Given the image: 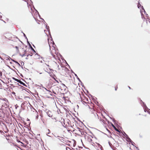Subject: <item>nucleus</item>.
<instances>
[{
    "label": "nucleus",
    "instance_id": "24",
    "mask_svg": "<svg viewBox=\"0 0 150 150\" xmlns=\"http://www.w3.org/2000/svg\"><path fill=\"white\" fill-rule=\"evenodd\" d=\"M48 116L50 117H52V115H50V114H49L48 115Z\"/></svg>",
    "mask_w": 150,
    "mask_h": 150
},
{
    "label": "nucleus",
    "instance_id": "28",
    "mask_svg": "<svg viewBox=\"0 0 150 150\" xmlns=\"http://www.w3.org/2000/svg\"><path fill=\"white\" fill-rule=\"evenodd\" d=\"M148 22H149V23L150 24V21H148Z\"/></svg>",
    "mask_w": 150,
    "mask_h": 150
},
{
    "label": "nucleus",
    "instance_id": "30",
    "mask_svg": "<svg viewBox=\"0 0 150 150\" xmlns=\"http://www.w3.org/2000/svg\"><path fill=\"white\" fill-rule=\"evenodd\" d=\"M33 17H34V18H35V20L36 21V18H35L34 16H33Z\"/></svg>",
    "mask_w": 150,
    "mask_h": 150
},
{
    "label": "nucleus",
    "instance_id": "26",
    "mask_svg": "<svg viewBox=\"0 0 150 150\" xmlns=\"http://www.w3.org/2000/svg\"><path fill=\"white\" fill-rule=\"evenodd\" d=\"M0 75L1 76L2 75V73L0 71Z\"/></svg>",
    "mask_w": 150,
    "mask_h": 150
},
{
    "label": "nucleus",
    "instance_id": "5",
    "mask_svg": "<svg viewBox=\"0 0 150 150\" xmlns=\"http://www.w3.org/2000/svg\"><path fill=\"white\" fill-rule=\"evenodd\" d=\"M84 136L85 139L86 141L90 143L93 146L95 145V144L92 142V139L93 138V137L90 136H88L86 134L84 135Z\"/></svg>",
    "mask_w": 150,
    "mask_h": 150
},
{
    "label": "nucleus",
    "instance_id": "33",
    "mask_svg": "<svg viewBox=\"0 0 150 150\" xmlns=\"http://www.w3.org/2000/svg\"><path fill=\"white\" fill-rule=\"evenodd\" d=\"M18 142H20V141H18Z\"/></svg>",
    "mask_w": 150,
    "mask_h": 150
},
{
    "label": "nucleus",
    "instance_id": "11",
    "mask_svg": "<svg viewBox=\"0 0 150 150\" xmlns=\"http://www.w3.org/2000/svg\"><path fill=\"white\" fill-rule=\"evenodd\" d=\"M52 46L53 47V49H52V50L51 51V53L52 54V55L54 57H55V55L54 54V52H55V47L53 46L52 45Z\"/></svg>",
    "mask_w": 150,
    "mask_h": 150
},
{
    "label": "nucleus",
    "instance_id": "2",
    "mask_svg": "<svg viewBox=\"0 0 150 150\" xmlns=\"http://www.w3.org/2000/svg\"><path fill=\"white\" fill-rule=\"evenodd\" d=\"M0 104L2 107L7 108L9 106V103L8 100L5 98H1L0 101Z\"/></svg>",
    "mask_w": 150,
    "mask_h": 150
},
{
    "label": "nucleus",
    "instance_id": "18",
    "mask_svg": "<svg viewBox=\"0 0 150 150\" xmlns=\"http://www.w3.org/2000/svg\"><path fill=\"white\" fill-rule=\"evenodd\" d=\"M31 49L33 51V52L35 53L36 52L35 50L33 49V48L31 46Z\"/></svg>",
    "mask_w": 150,
    "mask_h": 150
},
{
    "label": "nucleus",
    "instance_id": "25",
    "mask_svg": "<svg viewBox=\"0 0 150 150\" xmlns=\"http://www.w3.org/2000/svg\"><path fill=\"white\" fill-rule=\"evenodd\" d=\"M48 131H49V132H48V133H50V130H49V129H48Z\"/></svg>",
    "mask_w": 150,
    "mask_h": 150
},
{
    "label": "nucleus",
    "instance_id": "13",
    "mask_svg": "<svg viewBox=\"0 0 150 150\" xmlns=\"http://www.w3.org/2000/svg\"><path fill=\"white\" fill-rule=\"evenodd\" d=\"M16 80L17 81V82H18L21 84L23 85V86H25V83H23V82H22L21 81H20L18 79H16Z\"/></svg>",
    "mask_w": 150,
    "mask_h": 150
},
{
    "label": "nucleus",
    "instance_id": "31",
    "mask_svg": "<svg viewBox=\"0 0 150 150\" xmlns=\"http://www.w3.org/2000/svg\"><path fill=\"white\" fill-rule=\"evenodd\" d=\"M12 93H13V94H15V93H14V92H13Z\"/></svg>",
    "mask_w": 150,
    "mask_h": 150
},
{
    "label": "nucleus",
    "instance_id": "3",
    "mask_svg": "<svg viewBox=\"0 0 150 150\" xmlns=\"http://www.w3.org/2000/svg\"><path fill=\"white\" fill-rule=\"evenodd\" d=\"M73 131L75 132V134L80 136H82L84 135L86 133L84 132L83 130L79 128H77L76 129L74 130Z\"/></svg>",
    "mask_w": 150,
    "mask_h": 150
},
{
    "label": "nucleus",
    "instance_id": "21",
    "mask_svg": "<svg viewBox=\"0 0 150 150\" xmlns=\"http://www.w3.org/2000/svg\"><path fill=\"white\" fill-rule=\"evenodd\" d=\"M35 13H36V15H38L39 16V14L38 12L36 10L35 11Z\"/></svg>",
    "mask_w": 150,
    "mask_h": 150
},
{
    "label": "nucleus",
    "instance_id": "7",
    "mask_svg": "<svg viewBox=\"0 0 150 150\" xmlns=\"http://www.w3.org/2000/svg\"><path fill=\"white\" fill-rule=\"evenodd\" d=\"M92 118L94 120H98V117L97 113H92L91 115Z\"/></svg>",
    "mask_w": 150,
    "mask_h": 150
},
{
    "label": "nucleus",
    "instance_id": "19",
    "mask_svg": "<svg viewBox=\"0 0 150 150\" xmlns=\"http://www.w3.org/2000/svg\"><path fill=\"white\" fill-rule=\"evenodd\" d=\"M0 89H3L4 87L2 85H1V83H0Z\"/></svg>",
    "mask_w": 150,
    "mask_h": 150
},
{
    "label": "nucleus",
    "instance_id": "6",
    "mask_svg": "<svg viewBox=\"0 0 150 150\" xmlns=\"http://www.w3.org/2000/svg\"><path fill=\"white\" fill-rule=\"evenodd\" d=\"M70 72L69 71L67 68H64L62 69V74L66 76H68L69 75Z\"/></svg>",
    "mask_w": 150,
    "mask_h": 150
},
{
    "label": "nucleus",
    "instance_id": "16",
    "mask_svg": "<svg viewBox=\"0 0 150 150\" xmlns=\"http://www.w3.org/2000/svg\"><path fill=\"white\" fill-rule=\"evenodd\" d=\"M140 13L141 14L142 18V19L144 18V19H146V18H145V17L144 16L143 14L142 13V11L141 10H140Z\"/></svg>",
    "mask_w": 150,
    "mask_h": 150
},
{
    "label": "nucleus",
    "instance_id": "8",
    "mask_svg": "<svg viewBox=\"0 0 150 150\" xmlns=\"http://www.w3.org/2000/svg\"><path fill=\"white\" fill-rule=\"evenodd\" d=\"M69 122H70V121L69 120H68L66 122L65 121H64V127H68L70 126V123Z\"/></svg>",
    "mask_w": 150,
    "mask_h": 150
},
{
    "label": "nucleus",
    "instance_id": "14",
    "mask_svg": "<svg viewBox=\"0 0 150 150\" xmlns=\"http://www.w3.org/2000/svg\"><path fill=\"white\" fill-rule=\"evenodd\" d=\"M34 58L35 59H39L40 58V56L39 55L37 54H35L34 56Z\"/></svg>",
    "mask_w": 150,
    "mask_h": 150
},
{
    "label": "nucleus",
    "instance_id": "35",
    "mask_svg": "<svg viewBox=\"0 0 150 150\" xmlns=\"http://www.w3.org/2000/svg\"><path fill=\"white\" fill-rule=\"evenodd\" d=\"M42 74V73H40V74Z\"/></svg>",
    "mask_w": 150,
    "mask_h": 150
},
{
    "label": "nucleus",
    "instance_id": "32",
    "mask_svg": "<svg viewBox=\"0 0 150 150\" xmlns=\"http://www.w3.org/2000/svg\"><path fill=\"white\" fill-rule=\"evenodd\" d=\"M146 23H148V22H147V20H146Z\"/></svg>",
    "mask_w": 150,
    "mask_h": 150
},
{
    "label": "nucleus",
    "instance_id": "20",
    "mask_svg": "<svg viewBox=\"0 0 150 150\" xmlns=\"http://www.w3.org/2000/svg\"><path fill=\"white\" fill-rule=\"evenodd\" d=\"M66 150H71V149L69 147H67L66 148Z\"/></svg>",
    "mask_w": 150,
    "mask_h": 150
},
{
    "label": "nucleus",
    "instance_id": "4",
    "mask_svg": "<svg viewBox=\"0 0 150 150\" xmlns=\"http://www.w3.org/2000/svg\"><path fill=\"white\" fill-rule=\"evenodd\" d=\"M86 105H85V108L86 109H89L91 112H93L94 111L93 109L94 104L92 103H89V102L86 103Z\"/></svg>",
    "mask_w": 150,
    "mask_h": 150
},
{
    "label": "nucleus",
    "instance_id": "12",
    "mask_svg": "<svg viewBox=\"0 0 150 150\" xmlns=\"http://www.w3.org/2000/svg\"><path fill=\"white\" fill-rule=\"evenodd\" d=\"M3 130L5 133H7L8 132V130L6 126H5L3 128Z\"/></svg>",
    "mask_w": 150,
    "mask_h": 150
},
{
    "label": "nucleus",
    "instance_id": "1",
    "mask_svg": "<svg viewBox=\"0 0 150 150\" xmlns=\"http://www.w3.org/2000/svg\"><path fill=\"white\" fill-rule=\"evenodd\" d=\"M70 90L74 94L76 95H79L81 97V101L83 102L86 103L89 102L88 98L85 96L84 95L81 96L80 91L79 88H78V86L74 83L72 84L70 86Z\"/></svg>",
    "mask_w": 150,
    "mask_h": 150
},
{
    "label": "nucleus",
    "instance_id": "27",
    "mask_svg": "<svg viewBox=\"0 0 150 150\" xmlns=\"http://www.w3.org/2000/svg\"><path fill=\"white\" fill-rule=\"evenodd\" d=\"M49 46L50 47V49L51 50V48H50V44H49Z\"/></svg>",
    "mask_w": 150,
    "mask_h": 150
},
{
    "label": "nucleus",
    "instance_id": "10",
    "mask_svg": "<svg viewBox=\"0 0 150 150\" xmlns=\"http://www.w3.org/2000/svg\"><path fill=\"white\" fill-rule=\"evenodd\" d=\"M137 7H138V8H140V9L142 8V10L144 11V13L145 14V13H146V12L144 10V9L143 6H142L141 5V4H139V3H138V4L137 5Z\"/></svg>",
    "mask_w": 150,
    "mask_h": 150
},
{
    "label": "nucleus",
    "instance_id": "34",
    "mask_svg": "<svg viewBox=\"0 0 150 150\" xmlns=\"http://www.w3.org/2000/svg\"><path fill=\"white\" fill-rule=\"evenodd\" d=\"M129 89L131 88H130V87H129Z\"/></svg>",
    "mask_w": 150,
    "mask_h": 150
},
{
    "label": "nucleus",
    "instance_id": "9",
    "mask_svg": "<svg viewBox=\"0 0 150 150\" xmlns=\"http://www.w3.org/2000/svg\"><path fill=\"white\" fill-rule=\"evenodd\" d=\"M33 114L34 116H35L36 119H38V112L36 110L33 111Z\"/></svg>",
    "mask_w": 150,
    "mask_h": 150
},
{
    "label": "nucleus",
    "instance_id": "22",
    "mask_svg": "<svg viewBox=\"0 0 150 150\" xmlns=\"http://www.w3.org/2000/svg\"><path fill=\"white\" fill-rule=\"evenodd\" d=\"M117 88H118V87H117V86L115 87V91H117Z\"/></svg>",
    "mask_w": 150,
    "mask_h": 150
},
{
    "label": "nucleus",
    "instance_id": "29",
    "mask_svg": "<svg viewBox=\"0 0 150 150\" xmlns=\"http://www.w3.org/2000/svg\"><path fill=\"white\" fill-rule=\"evenodd\" d=\"M2 132H2V131H1V130H0V132H1V133H2Z\"/></svg>",
    "mask_w": 150,
    "mask_h": 150
},
{
    "label": "nucleus",
    "instance_id": "23",
    "mask_svg": "<svg viewBox=\"0 0 150 150\" xmlns=\"http://www.w3.org/2000/svg\"><path fill=\"white\" fill-rule=\"evenodd\" d=\"M97 144L98 145V146L100 148L102 147L101 146V145H100V144Z\"/></svg>",
    "mask_w": 150,
    "mask_h": 150
},
{
    "label": "nucleus",
    "instance_id": "15",
    "mask_svg": "<svg viewBox=\"0 0 150 150\" xmlns=\"http://www.w3.org/2000/svg\"><path fill=\"white\" fill-rule=\"evenodd\" d=\"M15 48L16 49V52L17 53H19L20 54H21V52L18 50V48L17 46H16L15 47Z\"/></svg>",
    "mask_w": 150,
    "mask_h": 150
},
{
    "label": "nucleus",
    "instance_id": "17",
    "mask_svg": "<svg viewBox=\"0 0 150 150\" xmlns=\"http://www.w3.org/2000/svg\"><path fill=\"white\" fill-rule=\"evenodd\" d=\"M21 49V50H23V52L22 53V56H23L25 52V50H24L23 48H22Z\"/></svg>",
    "mask_w": 150,
    "mask_h": 150
}]
</instances>
